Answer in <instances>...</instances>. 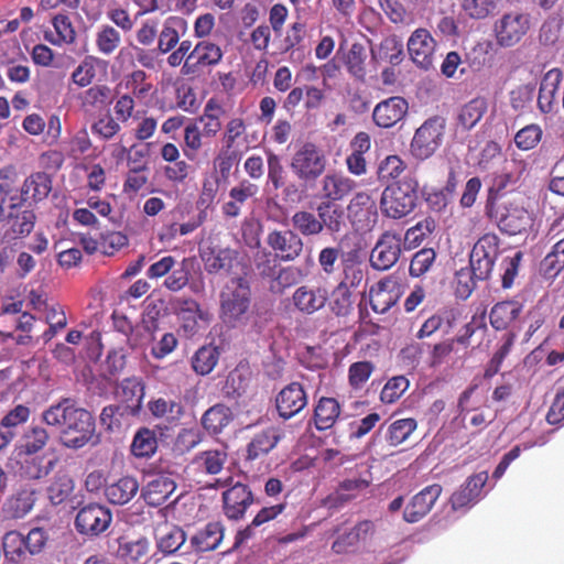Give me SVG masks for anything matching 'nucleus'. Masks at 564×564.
<instances>
[{"label":"nucleus","mask_w":564,"mask_h":564,"mask_svg":"<svg viewBox=\"0 0 564 564\" xmlns=\"http://www.w3.org/2000/svg\"><path fill=\"white\" fill-rule=\"evenodd\" d=\"M416 426V420L412 417L395 420L388 426L386 440L389 445L399 446L409 438Z\"/></svg>","instance_id":"6e6d98bb"},{"label":"nucleus","mask_w":564,"mask_h":564,"mask_svg":"<svg viewBox=\"0 0 564 564\" xmlns=\"http://www.w3.org/2000/svg\"><path fill=\"white\" fill-rule=\"evenodd\" d=\"M224 56L223 48L210 40L199 41L185 58L181 73L184 76H192L205 68L218 65Z\"/></svg>","instance_id":"ddd939ff"},{"label":"nucleus","mask_w":564,"mask_h":564,"mask_svg":"<svg viewBox=\"0 0 564 564\" xmlns=\"http://www.w3.org/2000/svg\"><path fill=\"white\" fill-rule=\"evenodd\" d=\"M172 308L182 321L184 332L193 336L198 332V319L207 318L198 302L192 297H178L172 301Z\"/></svg>","instance_id":"393cba45"},{"label":"nucleus","mask_w":564,"mask_h":564,"mask_svg":"<svg viewBox=\"0 0 564 564\" xmlns=\"http://www.w3.org/2000/svg\"><path fill=\"white\" fill-rule=\"evenodd\" d=\"M316 213L319 217L322 231L326 230L329 234H339L346 226L345 210L337 203L322 200L316 207Z\"/></svg>","instance_id":"f704fd0d"},{"label":"nucleus","mask_w":564,"mask_h":564,"mask_svg":"<svg viewBox=\"0 0 564 564\" xmlns=\"http://www.w3.org/2000/svg\"><path fill=\"white\" fill-rule=\"evenodd\" d=\"M225 449H207L199 452L191 462V466L202 474L218 475L227 463Z\"/></svg>","instance_id":"58836bf2"},{"label":"nucleus","mask_w":564,"mask_h":564,"mask_svg":"<svg viewBox=\"0 0 564 564\" xmlns=\"http://www.w3.org/2000/svg\"><path fill=\"white\" fill-rule=\"evenodd\" d=\"M4 558L13 564L23 563L28 558L24 535L19 531H9L2 539Z\"/></svg>","instance_id":"c03bdc74"},{"label":"nucleus","mask_w":564,"mask_h":564,"mask_svg":"<svg viewBox=\"0 0 564 564\" xmlns=\"http://www.w3.org/2000/svg\"><path fill=\"white\" fill-rule=\"evenodd\" d=\"M370 484L371 480L369 478H364L361 476L345 478L337 486V500L346 502L355 499L359 494L365 491L370 486Z\"/></svg>","instance_id":"13d9d810"},{"label":"nucleus","mask_w":564,"mask_h":564,"mask_svg":"<svg viewBox=\"0 0 564 564\" xmlns=\"http://www.w3.org/2000/svg\"><path fill=\"white\" fill-rule=\"evenodd\" d=\"M80 108L86 112L102 110L113 100L112 89L106 84L89 86L78 95Z\"/></svg>","instance_id":"c9c22d12"},{"label":"nucleus","mask_w":564,"mask_h":564,"mask_svg":"<svg viewBox=\"0 0 564 564\" xmlns=\"http://www.w3.org/2000/svg\"><path fill=\"white\" fill-rule=\"evenodd\" d=\"M328 300L327 289L314 284H303L296 288L291 297L294 308L304 315H313L321 311Z\"/></svg>","instance_id":"aec40b11"},{"label":"nucleus","mask_w":564,"mask_h":564,"mask_svg":"<svg viewBox=\"0 0 564 564\" xmlns=\"http://www.w3.org/2000/svg\"><path fill=\"white\" fill-rule=\"evenodd\" d=\"M563 79V73L554 67L546 72L541 80L538 107L542 113H550L557 101L558 88Z\"/></svg>","instance_id":"cd10ccee"},{"label":"nucleus","mask_w":564,"mask_h":564,"mask_svg":"<svg viewBox=\"0 0 564 564\" xmlns=\"http://www.w3.org/2000/svg\"><path fill=\"white\" fill-rule=\"evenodd\" d=\"M219 359V352L216 347L203 346L192 358L193 370L202 376L213 371Z\"/></svg>","instance_id":"680f3d73"},{"label":"nucleus","mask_w":564,"mask_h":564,"mask_svg":"<svg viewBox=\"0 0 564 564\" xmlns=\"http://www.w3.org/2000/svg\"><path fill=\"white\" fill-rule=\"evenodd\" d=\"M486 214L509 236L524 234L534 224L533 214L524 207L521 199L500 200L491 193L486 202Z\"/></svg>","instance_id":"7ed1b4c3"},{"label":"nucleus","mask_w":564,"mask_h":564,"mask_svg":"<svg viewBox=\"0 0 564 564\" xmlns=\"http://www.w3.org/2000/svg\"><path fill=\"white\" fill-rule=\"evenodd\" d=\"M341 413V406L337 399L322 397L314 406L313 422L317 431H326L335 425Z\"/></svg>","instance_id":"72a5a7b5"},{"label":"nucleus","mask_w":564,"mask_h":564,"mask_svg":"<svg viewBox=\"0 0 564 564\" xmlns=\"http://www.w3.org/2000/svg\"><path fill=\"white\" fill-rule=\"evenodd\" d=\"M186 534L185 532L176 527H165L158 538V549L164 554H174L180 550V547L185 543Z\"/></svg>","instance_id":"bf43d9fd"},{"label":"nucleus","mask_w":564,"mask_h":564,"mask_svg":"<svg viewBox=\"0 0 564 564\" xmlns=\"http://www.w3.org/2000/svg\"><path fill=\"white\" fill-rule=\"evenodd\" d=\"M139 490L140 486L135 477L122 476L106 486L105 496L110 503L122 506L130 502Z\"/></svg>","instance_id":"473e14b6"},{"label":"nucleus","mask_w":564,"mask_h":564,"mask_svg":"<svg viewBox=\"0 0 564 564\" xmlns=\"http://www.w3.org/2000/svg\"><path fill=\"white\" fill-rule=\"evenodd\" d=\"M234 419L230 408L216 404L209 408L202 417L205 430L212 434L220 433Z\"/></svg>","instance_id":"a18cd8bd"},{"label":"nucleus","mask_w":564,"mask_h":564,"mask_svg":"<svg viewBox=\"0 0 564 564\" xmlns=\"http://www.w3.org/2000/svg\"><path fill=\"white\" fill-rule=\"evenodd\" d=\"M540 270L546 279H555L564 270V237L554 243L541 261Z\"/></svg>","instance_id":"09e8293b"},{"label":"nucleus","mask_w":564,"mask_h":564,"mask_svg":"<svg viewBox=\"0 0 564 564\" xmlns=\"http://www.w3.org/2000/svg\"><path fill=\"white\" fill-rule=\"evenodd\" d=\"M377 54L380 59L399 65L403 59V43L397 35L387 36L379 44Z\"/></svg>","instance_id":"69168bd1"},{"label":"nucleus","mask_w":564,"mask_h":564,"mask_svg":"<svg viewBox=\"0 0 564 564\" xmlns=\"http://www.w3.org/2000/svg\"><path fill=\"white\" fill-rule=\"evenodd\" d=\"M365 279V265L361 250L352 248L343 254L338 286L350 291L359 288Z\"/></svg>","instance_id":"4be33fe9"},{"label":"nucleus","mask_w":564,"mask_h":564,"mask_svg":"<svg viewBox=\"0 0 564 564\" xmlns=\"http://www.w3.org/2000/svg\"><path fill=\"white\" fill-rule=\"evenodd\" d=\"M281 433L276 427H268L257 433L247 446L248 460H256L269 454L280 442Z\"/></svg>","instance_id":"e433bc0d"},{"label":"nucleus","mask_w":564,"mask_h":564,"mask_svg":"<svg viewBox=\"0 0 564 564\" xmlns=\"http://www.w3.org/2000/svg\"><path fill=\"white\" fill-rule=\"evenodd\" d=\"M50 434L47 430L40 425L30 426L22 434L15 446L17 455L37 454L48 443Z\"/></svg>","instance_id":"37998d69"},{"label":"nucleus","mask_w":564,"mask_h":564,"mask_svg":"<svg viewBox=\"0 0 564 564\" xmlns=\"http://www.w3.org/2000/svg\"><path fill=\"white\" fill-rule=\"evenodd\" d=\"M148 406L153 416L167 422L180 420L184 412L180 402L165 398L154 399L149 402Z\"/></svg>","instance_id":"603ef678"},{"label":"nucleus","mask_w":564,"mask_h":564,"mask_svg":"<svg viewBox=\"0 0 564 564\" xmlns=\"http://www.w3.org/2000/svg\"><path fill=\"white\" fill-rule=\"evenodd\" d=\"M308 397L300 382H291L275 397V409L283 420H290L306 408Z\"/></svg>","instance_id":"6ab92c4d"},{"label":"nucleus","mask_w":564,"mask_h":564,"mask_svg":"<svg viewBox=\"0 0 564 564\" xmlns=\"http://www.w3.org/2000/svg\"><path fill=\"white\" fill-rule=\"evenodd\" d=\"M35 492L33 490L23 489L18 491L9 500V509L13 518L20 519L26 516L34 507Z\"/></svg>","instance_id":"774afa93"},{"label":"nucleus","mask_w":564,"mask_h":564,"mask_svg":"<svg viewBox=\"0 0 564 564\" xmlns=\"http://www.w3.org/2000/svg\"><path fill=\"white\" fill-rule=\"evenodd\" d=\"M408 108V101L403 97H390L375 107L372 118L378 127L391 128L403 119Z\"/></svg>","instance_id":"b1692460"},{"label":"nucleus","mask_w":564,"mask_h":564,"mask_svg":"<svg viewBox=\"0 0 564 564\" xmlns=\"http://www.w3.org/2000/svg\"><path fill=\"white\" fill-rule=\"evenodd\" d=\"M442 491L443 488L440 484H432L421 489L406 503L403 510V520L408 523L420 522L432 511Z\"/></svg>","instance_id":"dca6fc26"},{"label":"nucleus","mask_w":564,"mask_h":564,"mask_svg":"<svg viewBox=\"0 0 564 564\" xmlns=\"http://www.w3.org/2000/svg\"><path fill=\"white\" fill-rule=\"evenodd\" d=\"M99 66H106V62L98 57L86 56L73 70L72 82L79 88L89 87L96 78Z\"/></svg>","instance_id":"49530a36"},{"label":"nucleus","mask_w":564,"mask_h":564,"mask_svg":"<svg viewBox=\"0 0 564 564\" xmlns=\"http://www.w3.org/2000/svg\"><path fill=\"white\" fill-rule=\"evenodd\" d=\"M332 313L337 317H348L354 312V294L348 289L336 285L329 302Z\"/></svg>","instance_id":"e2e57ef3"},{"label":"nucleus","mask_w":564,"mask_h":564,"mask_svg":"<svg viewBox=\"0 0 564 564\" xmlns=\"http://www.w3.org/2000/svg\"><path fill=\"white\" fill-rule=\"evenodd\" d=\"M54 26V34L46 33L45 39L54 45H61L63 43L70 44L76 39L75 29L70 22V19L65 14H57L52 20Z\"/></svg>","instance_id":"8fccbe9b"},{"label":"nucleus","mask_w":564,"mask_h":564,"mask_svg":"<svg viewBox=\"0 0 564 564\" xmlns=\"http://www.w3.org/2000/svg\"><path fill=\"white\" fill-rule=\"evenodd\" d=\"M95 44L101 54L109 56L121 44L120 32L109 24H102L96 32Z\"/></svg>","instance_id":"5fc2aeb1"},{"label":"nucleus","mask_w":564,"mask_h":564,"mask_svg":"<svg viewBox=\"0 0 564 564\" xmlns=\"http://www.w3.org/2000/svg\"><path fill=\"white\" fill-rule=\"evenodd\" d=\"M419 200V181L405 176L384 187L380 197V210L387 218L399 220L410 215Z\"/></svg>","instance_id":"20e7f679"},{"label":"nucleus","mask_w":564,"mask_h":564,"mask_svg":"<svg viewBox=\"0 0 564 564\" xmlns=\"http://www.w3.org/2000/svg\"><path fill=\"white\" fill-rule=\"evenodd\" d=\"M225 113L224 107L216 98H210L205 104L203 113L196 119L195 123L202 124V131L205 138H215L221 130V116Z\"/></svg>","instance_id":"a19ab883"},{"label":"nucleus","mask_w":564,"mask_h":564,"mask_svg":"<svg viewBox=\"0 0 564 564\" xmlns=\"http://www.w3.org/2000/svg\"><path fill=\"white\" fill-rule=\"evenodd\" d=\"M112 522L110 509L104 505L91 502L82 507L75 518L76 531L86 536H98L104 533Z\"/></svg>","instance_id":"f8f14e48"},{"label":"nucleus","mask_w":564,"mask_h":564,"mask_svg":"<svg viewBox=\"0 0 564 564\" xmlns=\"http://www.w3.org/2000/svg\"><path fill=\"white\" fill-rule=\"evenodd\" d=\"M238 251L231 248L208 247L202 253L205 270L209 274H216L221 271L230 273L234 263L238 259Z\"/></svg>","instance_id":"bb28decb"},{"label":"nucleus","mask_w":564,"mask_h":564,"mask_svg":"<svg viewBox=\"0 0 564 564\" xmlns=\"http://www.w3.org/2000/svg\"><path fill=\"white\" fill-rule=\"evenodd\" d=\"M327 165V159L322 148L313 142L303 143L293 154L291 169L299 181L307 184L315 183Z\"/></svg>","instance_id":"0eeeda50"},{"label":"nucleus","mask_w":564,"mask_h":564,"mask_svg":"<svg viewBox=\"0 0 564 564\" xmlns=\"http://www.w3.org/2000/svg\"><path fill=\"white\" fill-rule=\"evenodd\" d=\"M499 237L496 234H485L474 245L469 264L470 271L460 270L457 273L456 294L462 299H467L476 286L475 280H487L494 269L496 259L500 252Z\"/></svg>","instance_id":"f03ea898"},{"label":"nucleus","mask_w":564,"mask_h":564,"mask_svg":"<svg viewBox=\"0 0 564 564\" xmlns=\"http://www.w3.org/2000/svg\"><path fill=\"white\" fill-rule=\"evenodd\" d=\"M532 25L531 15L523 11L503 13L494 25L497 45L512 47L528 34Z\"/></svg>","instance_id":"1a4fd4ad"},{"label":"nucleus","mask_w":564,"mask_h":564,"mask_svg":"<svg viewBox=\"0 0 564 564\" xmlns=\"http://www.w3.org/2000/svg\"><path fill=\"white\" fill-rule=\"evenodd\" d=\"M357 183L338 172L326 174L321 181V197L323 200L337 203L350 195L356 188Z\"/></svg>","instance_id":"a878e982"},{"label":"nucleus","mask_w":564,"mask_h":564,"mask_svg":"<svg viewBox=\"0 0 564 564\" xmlns=\"http://www.w3.org/2000/svg\"><path fill=\"white\" fill-rule=\"evenodd\" d=\"M217 485L228 488L221 494L223 512L227 519L239 521L245 518L247 510L254 502V495L247 484L234 482L232 477L224 481L218 480Z\"/></svg>","instance_id":"9d476101"},{"label":"nucleus","mask_w":564,"mask_h":564,"mask_svg":"<svg viewBox=\"0 0 564 564\" xmlns=\"http://www.w3.org/2000/svg\"><path fill=\"white\" fill-rule=\"evenodd\" d=\"M188 30L187 21L177 15L169 17L158 32V50L161 54H166L175 48L180 39L186 34Z\"/></svg>","instance_id":"c85d7f7f"},{"label":"nucleus","mask_w":564,"mask_h":564,"mask_svg":"<svg viewBox=\"0 0 564 564\" xmlns=\"http://www.w3.org/2000/svg\"><path fill=\"white\" fill-rule=\"evenodd\" d=\"M366 47L361 43H354L345 56V66L350 75L358 79L366 76Z\"/></svg>","instance_id":"052dcab7"},{"label":"nucleus","mask_w":564,"mask_h":564,"mask_svg":"<svg viewBox=\"0 0 564 564\" xmlns=\"http://www.w3.org/2000/svg\"><path fill=\"white\" fill-rule=\"evenodd\" d=\"M293 230L304 237L318 236L322 234V225L318 215L307 210H297L292 218Z\"/></svg>","instance_id":"3c124183"},{"label":"nucleus","mask_w":564,"mask_h":564,"mask_svg":"<svg viewBox=\"0 0 564 564\" xmlns=\"http://www.w3.org/2000/svg\"><path fill=\"white\" fill-rule=\"evenodd\" d=\"M0 224L8 239H17L33 230L35 214L19 197L0 200Z\"/></svg>","instance_id":"423d86ee"},{"label":"nucleus","mask_w":564,"mask_h":564,"mask_svg":"<svg viewBox=\"0 0 564 564\" xmlns=\"http://www.w3.org/2000/svg\"><path fill=\"white\" fill-rule=\"evenodd\" d=\"M158 447L155 434L149 429L140 430L131 444V452L135 457H151Z\"/></svg>","instance_id":"338daca9"},{"label":"nucleus","mask_w":564,"mask_h":564,"mask_svg":"<svg viewBox=\"0 0 564 564\" xmlns=\"http://www.w3.org/2000/svg\"><path fill=\"white\" fill-rule=\"evenodd\" d=\"M251 290L245 278H235L220 293V316L232 326L241 323L249 312Z\"/></svg>","instance_id":"39448f33"},{"label":"nucleus","mask_w":564,"mask_h":564,"mask_svg":"<svg viewBox=\"0 0 564 564\" xmlns=\"http://www.w3.org/2000/svg\"><path fill=\"white\" fill-rule=\"evenodd\" d=\"M435 228L434 220L426 218L419 221L413 227L402 234V245L404 249L411 250L420 246L423 240L433 232Z\"/></svg>","instance_id":"4d7b16f0"},{"label":"nucleus","mask_w":564,"mask_h":564,"mask_svg":"<svg viewBox=\"0 0 564 564\" xmlns=\"http://www.w3.org/2000/svg\"><path fill=\"white\" fill-rule=\"evenodd\" d=\"M18 473L22 478L37 480L46 477L53 469L55 462L50 459L45 464V457L36 454L17 455Z\"/></svg>","instance_id":"2f4dec72"},{"label":"nucleus","mask_w":564,"mask_h":564,"mask_svg":"<svg viewBox=\"0 0 564 564\" xmlns=\"http://www.w3.org/2000/svg\"><path fill=\"white\" fill-rule=\"evenodd\" d=\"M74 490V481L67 474H58L47 488L52 505L58 506L66 501Z\"/></svg>","instance_id":"0e129e2a"},{"label":"nucleus","mask_w":564,"mask_h":564,"mask_svg":"<svg viewBox=\"0 0 564 564\" xmlns=\"http://www.w3.org/2000/svg\"><path fill=\"white\" fill-rule=\"evenodd\" d=\"M487 101L482 97H476L463 105L456 115V127L462 131L471 130L487 112Z\"/></svg>","instance_id":"4c0bfd02"},{"label":"nucleus","mask_w":564,"mask_h":564,"mask_svg":"<svg viewBox=\"0 0 564 564\" xmlns=\"http://www.w3.org/2000/svg\"><path fill=\"white\" fill-rule=\"evenodd\" d=\"M52 191V178L45 172H35L28 176L20 187L21 203L28 200L41 202L45 199Z\"/></svg>","instance_id":"7c9ffc66"},{"label":"nucleus","mask_w":564,"mask_h":564,"mask_svg":"<svg viewBox=\"0 0 564 564\" xmlns=\"http://www.w3.org/2000/svg\"><path fill=\"white\" fill-rule=\"evenodd\" d=\"M445 134V119L434 116L416 130L410 144L411 154L417 160L430 159L442 145Z\"/></svg>","instance_id":"6e6552de"},{"label":"nucleus","mask_w":564,"mask_h":564,"mask_svg":"<svg viewBox=\"0 0 564 564\" xmlns=\"http://www.w3.org/2000/svg\"><path fill=\"white\" fill-rule=\"evenodd\" d=\"M117 395L124 403L121 404L123 410L129 414H135L141 408L144 388L137 378H127L118 387Z\"/></svg>","instance_id":"ea45409f"},{"label":"nucleus","mask_w":564,"mask_h":564,"mask_svg":"<svg viewBox=\"0 0 564 564\" xmlns=\"http://www.w3.org/2000/svg\"><path fill=\"white\" fill-rule=\"evenodd\" d=\"M149 551L150 543L145 538L119 542L118 554L124 561L133 564H143L148 558Z\"/></svg>","instance_id":"de8ad7c7"},{"label":"nucleus","mask_w":564,"mask_h":564,"mask_svg":"<svg viewBox=\"0 0 564 564\" xmlns=\"http://www.w3.org/2000/svg\"><path fill=\"white\" fill-rule=\"evenodd\" d=\"M348 218L354 227L359 230L371 229L378 220L376 200L367 192H359L347 205Z\"/></svg>","instance_id":"2eb2a0df"},{"label":"nucleus","mask_w":564,"mask_h":564,"mask_svg":"<svg viewBox=\"0 0 564 564\" xmlns=\"http://www.w3.org/2000/svg\"><path fill=\"white\" fill-rule=\"evenodd\" d=\"M400 299L398 283L391 278L378 281L369 290V302L373 312L387 313Z\"/></svg>","instance_id":"5701e85b"},{"label":"nucleus","mask_w":564,"mask_h":564,"mask_svg":"<svg viewBox=\"0 0 564 564\" xmlns=\"http://www.w3.org/2000/svg\"><path fill=\"white\" fill-rule=\"evenodd\" d=\"M175 489L176 484L171 477L158 475L141 489V497L147 505L159 507L170 498Z\"/></svg>","instance_id":"c756f323"},{"label":"nucleus","mask_w":564,"mask_h":564,"mask_svg":"<svg viewBox=\"0 0 564 564\" xmlns=\"http://www.w3.org/2000/svg\"><path fill=\"white\" fill-rule=\"evenodd\" d=\"M406 163L395 154L388 155L381 160L377 169L378 181L382 184H388L398 180L401 174L406 170Z\"/></svg>","instance_id":"864d4df0"},{"label":"nucleus","mask_w":564,"mask_h":564,"mask_svg":"<svg viewBox=\"0 0 564 564\" xmlns=\"http://www.w3.org/2000/svg\"><path fill=\"white\" fill-rule=\"evenodd\" d=\"M41 420L58 432L59 442L66 448L79 449L97 443L94 415L72 398H62L51 404L42 412Z\"/></svg>","instance_id":"f257e3e1"},{"label":"nucleus","mask_w":564,"mask_h":564,"mask_svg":"<svg viewBox=\"0 0 564 564\" xmlns=\"http://www.w3.org/2000/svg\"><path fill=\"white\" fill-rule=\"evenodd\" d=\"M224 539V525L220 522H208L192 538L191 543L197 552L216 550Z\"/></svg>","instance_id":"79ce46f5"},{"label":"nucleus","mask_w":564,"mask_h":564,"mask_svg":"<svg viewBox=\"0 0 564 564\" xmlns=\"http://www.w3.org/2000/svg\"><path fill=\"white\" fill-rule=\"evenodd\" d=\"M265 242L281 262L295 261L304 250L302 237L292 229H274L268 234Z\"/></svg>","instance_id":"4468645a"},{"label":"nucleus","mask_w":564,"mask_h":564,"mask_svg":"<svg viewBox=\"0 0 564 564\" xmlns=\"http://www.w3.org/2000/svg\"><path fill=\"white\" fill-rule=\"evenodd\" d=\"M523 307V303L517 300L496 303L489 313L490 325L496 330H514L518 334L521 329Z\"/></svg>","instance_id":"a211bd4d"},{"label":"nucleus","mask_w":564,"mask_h":564,"mask_svg":"<svg viewBox=\"0 0 564 564\" xmlns=\"http://www.w3.org/2000/svg\"><path fill=\"white\" fill-rule=\"evenodd\" d=\"M402 231L384 230L378 238L369 257L370 265L376 271H387L399 261L402 250Z\"/></svg>","instance_id":"9b49d317"},{"label":"nucleus","mask_w":564,"mask_h":564,"mask_svg":"<svg viewBox=\"0 0 564 564\" xmlns=\"http://www.w3.org/2000/svg\"><path fill=\"white\" fill-rule=\"evenodd\" d=\"M487 480V471H480L469 476L466 481L452 494L449 498L451 508L454 511H458L474 506L479 500Z\"/></svg>","instance_id":"412c9836"},{"label":"nucleus","mask_w":564,"mask_h":564,"mask_svg":"<svg viewBox=\"0 0 564 564\" xmlns=\"http://www.w3.org/2000/svg\"><path fill=\"white\" fill-rule=\"evenodd\" d=\"M408 52L412 62L422 69H430L434 63L436 41L426 29H416L408 40Z\"/></svg>","instance_id":"f3484780"}]
</instances>
